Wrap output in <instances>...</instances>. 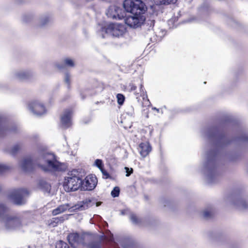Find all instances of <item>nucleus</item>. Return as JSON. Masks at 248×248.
Returning a JSON list of instances; mask_svg holds the SVG:
<instances>
[{
  "instance_id": "f257e3e1",
  "label": "nucleus",
  "mask_w": 248,
  "mask_h": 248,
  "mask_svg": "<svg viewBox=\"0 0 248 248\" xmlns=\"http://www.w3.org/2000/svg\"><path fill=\"white\" fill-rule=\"evenodd\" d=\"M202 133L210 145L206 147L202 171L208 182L211 183L219 174L218 167L221 161L219 150L232 143L239 146L248 143V133L242 131L240 136L233 140L230 139L222 130L217 127L206 128Z\"/></svg>"
},
{
  "instance_id": "f03ea898",
  "label": "nucleus",
  "mask_w": 248,
  "mask_h": 248,
  "mask_svg": "<svg viewBox=\"0 0 248 248\" xmlns=\"http://www.w3.org/2000/svg\"><path fill=\"white\" fill-rule=\"evenodd\" d=\"M22 170L25 172L32 171L36 166H39L45 171H60L64 170V165L57 160L53 154L44 152L40 157L35 159L31 156L23 158L20 163Z\"/></svg>"
},
{
  "instance_id": "7ed1b4c3",
  "label": "nucleus",
  "mask_w": 248,
  "mask_h": 248,
  "mask_svg": "<svg viewBox=\"0 0 248 248\" xmlns=\"http://www.w3.org/2000/svg\"><path fill=\"white\" fill-rule=\"evenodd\" d=\"M125 10L131 14L124 19L129 27L136 29L142 25L146 20L145 13L147 10L145 4L141 0H125L123 3Z\"/></svg>"
},
{
  "instance_id": "20e7f679",
  "label": "nucleus",
  "mask_w": 248,
  "mask_h": 248,
  "mask_svg": "<svg viewBox=\"0 0 248 248\" xmlns=\"http://www.w3.org/2000/svg\"><path fill=\"white\" fill-rule=\"evenodd\" d=\"M7 208L3 204H0V218L7 230L20 229L24 224L23 217L7 214Z\"/></svg>"
},
{
  "instance_id": "39448f33",
  "label": "nucleus",
  "mask_w": 248,
  "mask_h": 248,
  "mask_svg": "<svg viewBox=\"0 0 248 248\" xmlns=\"http://www.w3.org/2000/svg\"><path fill=\"white\" fill-rule=\"evenodd\" d=\"M83 175L81 171L73 170L67 174L63 182V187L67 192L74 191L81 188Z\"/></svg>"
},
{
  "instance_id": "423d86ee",
  "label": "nucleus",
  "mask_w": 248,
  "mask_h": 248,
  "mask_svg": "<svg viewBox=\"0 0 248 248\" xmlns=\"http://www.w3.org/2000/svg\"><path fill=\"white\" fill-rule=\"evenodd\" d=\"M94 203H92L90 200H86L80 202L74 206H71L69 203H66L61 205L54 209L52 211V215L56 216L58 214L62 213L68 210L70 212H76L78 211H83L88 209L92 206Z\"/></svg>"
},
{
  "instance_id": "0eeeda50",
  "label": "nucleus",
  "mask_w": 248,
  "mask_h": 248,
  "mask_svg": "<svg viewBox=\"0 0 248 248\" xmlns=\"http://www.w3.org/2000/svg\"><path fill=\"white\" fill-rule=\"evenodd\" d=\"M125 31L126 29L123 25L111 23L106 27H102L99 33L103 38L108 35L119 37L122 36Z\"/></svg>"
},
{
  "instance_id": "6e6552de",
  "label": "nucleus",
  "mask_w": 248,
  "mask_h": 248,
  "mask_svg": "<svg viewBox=\"0 0 248 248\" xmlns=\"http://www.w3.org/2000/svg\"><path fill=\"white\" fill-rule=\"evenodd\" d=\"M28 194L26 189H19L13 191L9 196V198L15 204L22 205L25 203V197Z\"/></svg>"
},
{
  "instance_id": "1a4fd4ad",
  "label": "nucleus",
  "mask_w": 248,
  "mask_h": 248,
  "mask_svg": "<svg viewBox=\"0 0 248 248\" xmlns=\"http://www.w3.org/2000/svg\"><path fill=\"white\" fill-rule=\"evenodd\" d=\"M90 237V236L86 234L79 235L78 233H72L68 235L67 239L70 245L76 248L78 244L85 245V240L89 239Z\"/></svg>"
},
{
  "instance_id": "9d476101",
  "label": "nucleus",
  "mask_w": 248,
  "mask_h": 248,
  "mask_svg": "<svg viewBox=\"0 0 248 248\" xmlns=\"http://www.w3.org/2000/svg\"><path fill=\"white\" fill-rule=\"evenodd\" d=\"M97 183V179L94 175L87 176L84 180H82L81 190H92L93 189Z\"/></svg>"
},
{
  "instance_id": "9b49d317",
  "label": "nucleus",
  "mask_w": 248,
  "mask_h": 248,
  "mask_svg": "<svg viewBox=\"0 0 248 248\" xmlns=\"http://www.w3.org/2000/svg\"><path fill=\"white\" fill-rule=\"evenodd\" d=\"M30 109L36 115H42L46 112V109L44 104L38 100L31 103L29 105Z\"/></svg>"
},
{
  "instance_id": "f8f14e48",
  "label": "nucleus",
  "mask_w": 248,
  "mask_h": 248,
  "mask_svg": "<svg viewBox=\"0 0 248 248\" xmlns=\"http://www.w3.org/2000/svg\"><path fill=\"white\" fill-rule=\"evenodd\" d=\"M73 111L72 109L64 110L61 117V126L63 128H67L72 124L71 117Z\"/></svg>"
},
{
  "instance_id": "ddd939ff",
  "label": "nucleus",
  "mask_w": 248,
  "mask_h": 248,
  "mask_svg": "<svg viewBox=\"0 0 248 248\" xmlns=\"http://www.w3.org/2000/svg\"><path fill=\"white\" fill-rule=\"evenodd\" d=\"M15 77L19 80L28 79L33 76V72L31 70H20L15 72Z\"/></svg>"
},
{
  "instance_id": "4468645a",
  "label": "nucleus",
  "mask_w": 248,
  "mask_h": 248,
  "mask_svg": "<svg viewBox=\"0 0 248 248\" xmlns=\"http://www.w3.org/2000/svg\"><path fill=\"white\" fill-rule=\"evenodd\" d=\"M120 11H121V9L117 7L111 6L107 10L106 15L110 18L121 19L124 16V15L120 13Z\"/></svg>"
},
{
  "instance_id": "2eb2a0df",
  "label": "nucleus",
  "mask_w": 248,
  "mask_h": 248,
  "mask_svg": "<svg viewBox=\"0 0 248 248\" xmlns=\"http://www.w3.org/2000/svg\"><path fill=\"white\" fill-rule=\"evenodd\" d=\"M233 205L239 209H246L248 207V203L246 199L240 196L237 197L233 202Z\"/></svg>"
},
{
  "instance_id": "dca6fc26",
  "label": "nucleus",
  "mask_w": 248,
  "mask_h": 248,
  "mask_svg": "<svg viewBox=\"0 0 248 248\" xmlns=\"http://www.w3.org/2000/svg\"><path fill=\"white\" fill-rule=\"evenodd\" d=\"M75 65V62L74 60L69 58H64L61 63H56L55 64L56 67L60 70L63 69L65 67H74Z\"/></svg>"
},
{
  "instance_id": "f3484780",
  "label": "nucleus",
  "mask_w": 248,
  "mask_h": 248,
  "mask_svg": "<svg viewBox=\"0 0 248 248\" xmlns=\"http://www.w3.org/2000/svg\"><path fill=\"white\" fill-rule=\"evenodd\" d=\"M17 127L16 126H14L10 129L6 127L2 123L1 118L0 117V137H2L6 135L9 132H17Z\"/></svg>"
},
{
  "instance_id": "a211bd4d",
  "label": "nucleus",
  "mask_w": 248,
  "mask_h": 248,
  "mask_svg": "<svg viewBox=\"0 0 248 248\" xmlns=\"http://www.w3.org/2000/svg\"><path fill=\"white\" fill-rule=\"evenodd\" d=\"M151 147L148 142L141 143L139 145V150L141 156L146 157L151 152Z\"/></svg>"
},
{
  "instance_id": "6ab92c4d",
  "label": "nucleus",
  "mask_w": 248,
  "mask_h": 248,
  "mask_svg": "<svg viewBox=\"0 0 248 248\" xmlns=\"http://www.w3.org/2000/svg\"><path fill=\"white\" fill-rule=\"evenodd\" d=\"M39 187L45 192L49 193L51 186L44 180H40L39 182Z\"/></svg>"
},
{
  "instance_id": "aec40b11",
  "label": "nucleus",
  "mask_w": 248,
  "mask_h": 248,
  "mask_svg": "<svg viewBox=\"0 0 248 248\" xmlns=\"http://www.w3.org/2000/svg\"><path fill=\"white\" fill-rule=\"evenodd\" d=\"M65 217L64 216L60 217H53L51 219L49 224L52 227H55L57 226L58 223L62 222L65 220Z\"/></svg>"
},
{
  "instance_id": "412c9836",
  "label": "nucleus",
  "mask_w": 248,
  "mask_h": 248,
  "mask_svg": "<svg viewBox=\"0 0 248 248\" xmlns=\"http://www.w3.org/2000/svg\"><path fill=\"white\" fill-rule=\"evenodd\" d=\"M21 148V145L20 144H16L12 147L8 149L7 152L12 155H15L17 153Z\"/></svg>"
},
{
  "instance_id": "4be33fe9",
  "label": "nucleus",
  "mask_w": 248,
  "mask_h": 248,
  "mask_svg": "<svg viewBox=\"0 0 248 248\" xmlns=\"http://www.w3.org/2000/svg\"><path fill=\"white\" fill-rule=\"evenodd\" d=\"M135 94L137 96V98H138L139 94H140V96H142L143 99H144L145 98H147V95L146 92L145 91L144 88L142 84H140V92L138 93L137 92H135Z\"/></svg>"
},
{
  "instance_id": "5701e85b",
  "label": "nucleus",
  "mask_w": 248,
  "mask_h": 248,
  "mask_svg": "<svg viewBox=\"0 0 248 248\" xmlns=\"http://www.w3.org/2000/svg\"><path fill=\"white\" fill-rule=\"evenodd\" d=\"M129 217L133 223L137 225L140 224L141 219L139 218L135 214H131Z\"/></svg>"
},
{
  "instance_id": "b1692460",
  "label": "nucleus",
  "mask_w": 248,
  "mask_h": 248,
  "mask_svg": "<svg viewBox=\"0 0 248 248\" xmlns=\"http://www.w3.org/2000/svg\"><path fill=\"white\" fill-rule=\"evenodd\" d=\"M49 21V18L46 16H42L40 18L39 24L41 26H45Z\"/></svg>"
},
{
  "instance_id": "393cba45",
  "label": "nucleus",
  "mask_w": 248,
  "mask_h": 248,
  "mask_svg": "<svg viewBox=\"0 0 248 248\" xmlns=\"http://www.w3.org/2000/svg\"><path fill=\"white\" fill-rule=\"evenodd\" d=\"M117 99L118 104L120 105H122L124 103L125 97L123 94L121 93H118L117 95Z\"/></svg>"
},
{
  "instance_id": "a878e982",
  "label": "nucleus",
  "mask_w": 248,
  "mask_h": 248,
  "mask_svg": "<svg viewBox=\"0 0 248 248\" xmlns=\"http://www.w3.org/2000/svg\"><path fill=\"white\" fill-rule=\"evenodd\" d=\"M120 193V188L118 186L114 187L113 190L111 191V195L113 197H117L119 196Z\"/></svg>"
},
{
  "instance_id": "bb28decb",
  "label": "nucleus",
  "mask_w": 248,
  "mask_h": 248,
  "mask_svg": "<svg viewBox=\"0 0 248 248\" xmlns=\"http://www.w3.org/2000/svg\"><path fill=\"white\" fill-rule=\"evenodd\" d=\"M56 248H69V247L66 243L60 241L56 244Z\"/></svg>"
},
{
  "instance_id": "cd10ccee",
  "label": "nucleus",
  "mask_w": 248,
  "mask_h": 248,
  "mask_svg": "<svg viewBox=\"0 0 248 248\" xmlns=\"http://www.w3.org/2000/svg\"><path fill=\"white\" fill-rule=\"evenodd\" d=\"M88 248H100V243L99 242H92L87 246Z\"/></svg>"
},
{
  "instance_id": "c85d7f7f",
  "label": "nucleus",
  "mask_w": 248,
  "mask_h": 248,
  "mask_svg": "<svg viewBox=\"0 0 248 248\" xmlns=\"http://www.w3.org/2000/svg\"><path fill=\"white\" fill-rule=\"evenodd\" d=\"M94 164L97 168L99 169L100 170L103 168V162L101 159H96L94 162Z\"/></svg>"
},
{
  "instance_id": "c756f323",
  "label": "nucleus",
  "mask_w": 248,
  "mask_h": 248,
  "mask_svg": "<svg viewBox=\"0 0 248 248\" xmlns=\"http://www.w3.org/2000/svg\"><path fill=\"white\" fill-rule=\"evenodd\" d=\"M125 111L128 115L132 116L134 114V108L132 106H128L126 107Z\"/></svg>"
},
{
  "instance_id": "7c9ffc66",
  "label": "nucleus",
  "mask_w": 248,
  "mask_h": 248,
  "mask_svg": "<svg viewBox=\"0 0 248 248\" xmlns=\"http://www.w3.org/2000/svg\"><path fill=\"white\" fill-rule=\"evenodd\" d=\"M64 81L67 84L68 88H69L70 84V76L67 73L65 75Z\"/></svg>"
},
{
  "instance_id": "2f4dec72",
  "label": "nucleus",
  "mask_w": 248,
  "mask_h": 248,
  "mask_svg": "<svg viewBox=\"0 0 248 248\" xmlns=\"http://www.w3.org/2000/svg\"><path fill=\"white\" fill-rule=\"evenodd\" d=\"M9 169V167L5 165L0 164V174L2 173Z\"/></svg>"
},
{
  "instance_id": "473e14b6",
  "label": "nucleus",
  "mask_w": 248,
  "mask_h": 248,
  "mask_svg": "<svg viewBox=\"0 0 248 248\" xmlns=\"http://www.w3.org/2000/svg\"><path fill=\"white\" fill-rule=\"evenodd\" d=\"M137 86L133 83H130L127 86V89L129 92L136 91Z\"/></svg>"
},
{
  "instance_id": "72a5a7b5",
  "label": "nucleus",
  "mask_w": 248,
  "mask_h": 248,
  "mask_svg": "<svg viewBox=\"0 0 248 248\" xmlns=\"http://www.w3.org/2000/svg\"><path fill=\"white\" fill-rule=\"evenodd\" d=\"M203 215L206 218H209L211 216V212L208 210H205L203 212Z\"/></svg>"
},
{
  "instance_id": "f704fd0d",
  "label": "nucleus",
  "mask_w": 248,
  "mask_h": 248,
  "mask_svg": "<svg viewBox=\"0 0 248 248\" xmlns=\"http://www.w3.org/2000/svg\"><path fill=\"white\" fill-rule=\"evenodd\" d=\"M177 0H163V4H174L177 2Z\"/></svg>"
},
{
  "instance_id": "c9c22d12",
  "label": "nucleus",
  "mask_w": 248,
  "mask_h": 248,
  "mask_svg": "<svg viewBox=\"0 0 248 248\" xmlns=\"http://www.w3.org/2000/svg\"><path fill=\"white\" fill-rule=\"evenodd\" d=\"M125 170H126V176L128 177L130 175L131 173H133V169L131 168L130 170H129V169L127 167H125Z\"/></svg>"
},
{
  "instance_id": "e433bc0d",
  "label": "nucleus",
  "mask_w": 248,
  "mask_h": 248,
  "mask_svg": "<svg viewBox=\"0 0 248 248\" xmlns=\"http://www.w3.org/2000/svg\"><path fill=\"white\" fill-rule=\"evenodd\" d=\"M101 170V172L102 173L103 175L104 176H105V178H108L109 177V174L103 168H102L101 170Z\"/></svg>"
},
{
  "instance_id": "4c0bfd02",
  "label": "nucleus",
  "mask_w": 248,
  "mask_h": 248,
  "mask_svg": "<svg viewBox=\"0 0 248 248\" xmlns=\"http://www.w3.org/2000/svg\"><path fill=\"white\" fill-rule=\"evenodd\" d=\"M107 239L108 240V241L110 242H112L113 241V235L110 233V236L109 237H108L107 238Z\"/></svg>"
},
{
  "instance_id": "58836bf2",
  "label": "nucleus",
  "mask_w": 248,
  "mask_h": 248,
  "mask_svg": "<svg viewBox=\"0 0 248 248\" xmlns=\"http://www.w3.org/2000/svg\"><path fill=\"white\" fill-rule=\"evenodd\" d=\"M226 157L229 160H231V161H233L234 160H235L236 159V157H233V156H232L230 155H227Z\"/></svg>"
},
{
  "instance_id": "ea45409f",
  "label": "nucleus",
  "mask_w": 248,
  "mask_h": 248,
  "mask_svg": "<svg viewBox=\"0 0 248 248\" xmlns=\"http://www.w3.org/2000/svg\"><path fill=\"white\" fill-rule=\"evenodd\" d=\"M175 18H171L169 20H168V24L169 25H172L174 21H175Z\"/></svg>"
},
{
  "instance_id": "a19ab883",
  "label": "nucleus",
  "mask_w": 248,
  "mask_h": 248,
  "mask_svg": "<svg viewBox=\"0 0 248 248\" xmlns=\"http://www.w3.org/2000/svg\"><path fill=\"white\" fill-rule=\"evenodd\" d=\"M101 202H95V204H96V207H98L99 206H100L101 204Z\"/></svg>"
},
{
  "instance_id": "79ce46f5",
  "label": "nucleus",
  "mask_w": 248,
  "mask_h": 248,
  "mask_svg": "<svg viewBox=\"0 0 248 248\" xmlns=\"http://www.w3.org/2000/svg\"><path fill=\"white\" fill-rule=\"evenodd\" d=\"M153 109L155 110V111H156L157 112H159V109L158 108H155V107L153 108Z\"/></svg>"
},
{
  "instance_id": "37998d69",
  "label": "nucleus",
  "mask_w": 248,
  "mask_h": 248,
  "mask_svg": "<svg viewBox=\"0 0 248 248\" xmlns=\"http://www.w3.org/2000/svg\"><path fill=\"white\" fill-rule=\"evenodd\" d=\"M121 213H122V215H124V211H122L121 212Z\"/></svg>"
}]
</instances>
